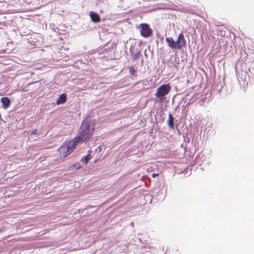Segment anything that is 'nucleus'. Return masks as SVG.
I'll list each match as a JSON object with an SVG mask.
<instances>
[{"label": "nucleus", "mask_w": 254, "mask_h": 254, "mask_svg": "<svg viewBox=\"0 0 254 254\" xmlns=\"http://www.w3.org/2000/svg\"><path fill=\"white\" fill-rule=\"evenodd\" d=\"M139 27L140 28V35L144 37L147 38L150 37L152 35V30L149 27L147 23H141L139 25Z\"/></svg>", "instance_id": "4"}, {"label": "nucleus", "mask_w": 254, "mask_h": 254, "mask_svg": "<svg viewBox=\"0 0 254 254\" xmlns=\"http://www.w3.org/2000/svg\"><path fill=\"white\" fill-rule=\"evenodd\" d=\"M0 101L2 105V107L4 109H6L10 104V101L7 97H4L1 98Z\"/></svg>", "instance_id": "8"}, {"label": "nucleus", "mask_w": 254, "mask_h": 254, "mask_svg": "<svg viewBox=\"0 0 254 254\" xmlns=\"http://www.w3.org/2000/svg\"><path fill=\"white\" fill-rule=\"evenodd\" d=\"M159 174H156V173H153L151 175V176L152 178H155L157 176H158Z\"/></svg>", "instance_id": "15"}, {"label": "nucleus", "mask_w": 254, "mask_h": 254, "mask_svg": "<svg viewBox=\"0 0 254 254\" xmlns=\"http://www.w3.org/2000/svg\"><path fill=\"white\" fill-rule=\"evenodd\" d=\"M37 129H34L32 131L31 134H35L37 133Z\"/></svg>", "instance_id": "14"}, {"label": "nucleus", "mask_w": 254, "mask_h": 254, "mask_svg": "<svg viewBox=\"0 0 254 254\" xmlns=\"http://www.w3.org/2000/svg\"><path fill=\"white\" fill-rule=\"evenodd\" d=\"M66 101V95L65 93H63L60 95L59 98L56 101L57 105L62 104L64 103Z\"/></svg>", "instance_id": "9"}, {"label": "nucleus", "mask_w": 254, "mask_h": 254, "mask_svg": "<svg viewBox=\"0 0 254 254\" xmlns=\"http://www.w3.org/2000/svg\"><path fill=\"white\" fill-rule=\"evenodd\" d=\"M141 55V52L138 51L132 56L133 60L135 61L138 59Z\"/></svg>", "instance_id": "12"}, {"label": "nucleus", "mask_w": 254, "mask_h": 254, "mask_svg": "<svg viewBox=\"0 0 254 254\" xmlns=\"http://www.w3.org/2000/svg\"><path fill=\"white\" fill-rule=\"evenodd\" d=\"M95 129V120L85 119L79 128L77 135L73 138L78 144L81 141L87 142L91 138Z\"/></svg>", "instance_id": "1"}, {"label": "nucleus", "mask_w": 254, "mask_h": 254, "mask_svg": "<svg viewBox=\"0 0 254 254\" xmlns=\"http://www.w3.org/2000/svg\"><path fill=\"white\" fill-rule=\"evenodd\" d=\"M129 73L131 75H134V74L135 70L134 68H133V67L131 66V67H130L129 68Z\"/></svg>", "instance_id": "13"}, {"label": "nucleus", "mask_w": 254, "mask_h": 254, "mask_svg": "<svg viewBox=\"0 0 254 254\" xmlns=\"http://www.w3.org/2000/svg\"><path fill=\"white\" fill-rule=\"evenodd\" d=\"M78 144L75 142L74 139L64 142L61 147L59 148V151L61 155L66 157L69 154L73 151L75 147Z\"/></svg>", "instance_id": "2"}, {"label": "nucleus", "mask_w": 254, "mask_h": 254, "mask_svg": "<svg viewBox=\"0 0 254 254\" xmlns=\"http://www.w3.org/2000/svg\"><path fill=\"white\" fill-rule=\"evenodd\" d=\"M168 125L170 128L172 129L174 128V118L171 114L169 115V120L168 121Z\"/></svg>", "instance_id": "10"}, {"label": "nucleus", "mask_w": 254, "mask_h": 254, "mask_svg": "<svg viewBox=\"0 0 254 254\" xmlns=\"http://www.w3.org/2000/svg\"><path fill=\"white\" fill-rule=\"evenodd\" d=\"M171 89L169 84H163L157 89L155 94L157 98H160L167 95Z\"/></svg>", "instance_id": "3"}, {"label": "nucleus", "mask_w": 254, "mask_h": 254, "mask_svg": "<svg viewBox=\"0 0 254 254\" xmlns=\"http://www.w3.org/2000/svg\"><path fill=\"white\" fill-rule=\"evenodd\" d=\"M89 15L91 20L95 23H98L101 21L100 17L97 13L91 11Z\"/></svg>", "instance_id": "6"}, {"label": "nucleus", "mask_w": 254, "mask_h": 254, "mask_svg": "<svg viewBox=\"0 0 254 254\" xmlns=\"http://www.w3.org/2000/svg\"><path fill=\"white\" fill-rule=\"evenodd\" d=\"M91 156L90 154H87L86 156L85 157H83L82 159H81V161L84 163V164H87L88 162V161L91 159Z\"/></svg>", "instance_id": "11"}, {"label": "nucleus", "mask_w": 254, "mask_h": 254, "mask_svg": "<svg viewBox=\"0 0 254 254\" xmlns=\"http://www.w3.org/2000/svg\"><path fill=\"white\" fill-rule=\"evenodd\" d=\"M175 43L177 50H180L182 48L186 46V40L182 33L179 34L177 40L175 41Z\"/></svg>", "instance_id": "5"}, {"label": "nucleus", "mask_w": 254, "mask_h": 254, "mask_svg": "<svg viewBox=\"0 0 254 254\" xmlns=\"http://www.w3.org/2000/svg\"><path fill=\"white\" fill-rule=\"evenodd\" d=\"M166 41L168 44L169 47H170L172 49H177L176 43L172 37H169L166 38Z\"/></svg>", "instance_id": "7"}]
</instances>
